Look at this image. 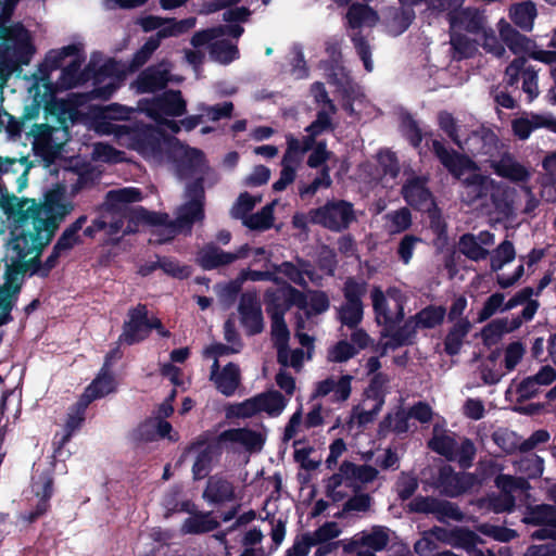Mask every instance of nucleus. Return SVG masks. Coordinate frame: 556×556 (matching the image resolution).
Returning <instances> with one entry per match:
<instances>
[{
  "instance_id": "nucleus-1",
  "label": "nucleus",
  "mask_w": 556,
  "mask_h": 556,
  "mask_svg": "<svg viewBox=\"0 0 556 556\" xmlns=\"http://www.w3.org/2000/svg\"><path fill=\"white\" fill-rule=\"evenodd\" d=\"M186 111V102L179 91H168L149 105L140 102L139 109L118 103L105 106H90L89 127L102 136H114L119 144L136 150L152 160L161 159L164 148H175L181 156V172H190L198 178L204 173V156L197 149L186 148L178 141L161 136L166 129L177 132L180 128L166 116H180Z\"/></svg>"
},
{
  "instance_id": "nucleus-2",
  "label": "nucleus",
  "mask_w": 556,
  "mask_h": 556,
  "mask_svg": "<svg viewBox=\"0 0 556 556\" xmlns=\"http://www.w3.org/2000/svg\"><path fill=\"white\" fill-rule=\"evenodd\" d=\"M204 192L199 181L187 186L186 202L178 208L175 225L166 224L167 215L148 212L142 207L129 208V204L142 200L137 188L112 190L106 195L102 215L86 228L87 236L105 231L109 236L128 233L136 230L138 224L157 227L150 241L162 243L173 238L177 228H189L192 223L201 220L203 214Z\"/></svg>"
},
{
  "instance_id": "nucleus-3",
  "label": "nucleus",
  "mask_w": 556,
  "mask_h": 556,
  "mask_svg": "<svg viewBox=\"0 0 556 556\" xmlns=\"http://www.w3.org/2000/svg\"><path fill=\"white\" fill-rule=\"evenodd\" d=\"M36 110L43 109V123L34 124L27 131L35 153L47 162H52L63 146L70 140L67 121L73 113L65 108V102L53 98V90L47 77L36 80L28 89Z\"/></svg>"
},
{
  "instance_id": "nucleus-4",
  "label": "nucleus",
  "mask_w": 556,
  "mask_h": 556,
  "mask_svg": "<svg viewBox=\"0 0 556 556\" xmlns=\"http://www.w3.org/2000/svg\"><path fill=\"white\" fill-rule=\"evenodd\" d=\"M17 2L0 0V81L27 65L36 52L31 33L21 23H10Z\"/></svg>"
},
{
  "instance_id": "nucleus-5",
  "label": "nucleus",
  "mask_w": 556,
  "mask_h": 556,
  "mask_svg": "<svg viewBox=\"0 0 556 556\" xmlns=\"http://www.w3.org/2000/svg\"><path fill=\"white\" fill-rule=\"evenodd\" d=\"M250 11L244 7L230 8L223 14L224 21L229 23L226 26H218L211 29L198 31L192 37L191 43L194 48L207 46L213 60L222 64H228L238 59L239 51L236 43L226 39L231 37L238 39L243 27L237 23L245 22Z\"/></svg>"
},
{
  "instance_id": "nucleus-6",
  "label": "nucleus",
  "mask_w": 556,
  "mask_h": 556,
  "mask_svg": "<svg viewBox=\"0 0 556 556\" xmlns=\"http://www.w3.org/2000/svg\"><path fill=\"white\" fill-rule=\"evenodd\" d=\"M432 149L441 163L455 177L462 179V198L468 204L491 197L496 204L493 181L477 173L475 164L467 157L451 153L438 140L432 141Z\"/></svg>"
},
{
  "instance_id": "nucleus-7",
  "label": "nucleus",
  "mask_w": 556,
  "mask_h": 556,
  "mask_svg": "<svg viewBox=\"0 0 556 556\" xmlns=\"http://www.w3.org/2000/svg\"><path fill=\"white\" fill-rule=\"evenodd\" d=\"M78 52L79 47L76 45H70L60 49L51 50L46 55V59L38 68L37 73L33 75L30 86H33L36 80L40 79L41 77H47L51 86H53L49 73L56 70L62 64L63 60L67 56H74V60L62 71L60 80L58 83V88L71 89L83 84L85 78L84 74L78 73L80 67ZM52 90L54 91V87H52Z\"/></svg>"
},
{
  "instance_id": "nucleus-8",
  "label": "nucleus",
  "mask_w": 556,
  "mask_h": 556,
  "mask_svg": "<svg viewBox=\"0 0 556 556\" xmlns=\"http://www.w3.org/2000/svg\"><path fill=\"white\" fill-rule=\"evenodd\" d=\"M483 15L476 9L460 8L450 13L451 43L460 56H469L476 50V38L483 29Z\"/></svg>"
},
{
  "instance_id": "nucleus-9",
  "label": "nucleus",
  "mask_w": 556,
  "mask_h": 556,
  "mask_svg": "<svg viewBox=\"0 0 556 556\" xmlns=\"http://www.w3.org/2000/svg\"><path fill=\"white\" fill-rule=\"evenodd\" d=\"M371 300L377 323L386 327V333L391 332L404 317L401 292L389 289L384 294L380 288H374Z\"/></svg>"
},
{
  "instance_id": "nucleus-10",
  "label": "nucleus",
  "mask_w": 556,
  "mask_h": 556,
  "mask_svg": "<svg viewBox=\"0 0 556 556\" xmlns=\"http://www.w3.org/2000/svg\"><path fill=\"white\" fill-rule=\"evenodd\" d=\"M152 328H155L163 337L169 334L168 331L162 327L157 318H148L146 306L138 305L128 312V319L124 324L119 342L128 345L135 344L147 338Z\"/></svg>"
},
{
  "instance_id": "nucleus-11",
  "label": "nucleus",
  "mask_w": 556,
  "mask_h": 556,
  "mask_svg": "<svg viewBox=\"0 0 556 556\" xmlns=\"http://www.w3.org/2000/svg\"><path fill=\"white\" fill-rule=\"evenodd\" d=\"M311 220L330 230L340 231L355 218L353 207L345 201L328 202L309 212Z\"/></svg>"
},
{
  "instance_id": "nucleus-12",
  "label": "nucleus",
  "mask_w": 556,
  "mask_h": 556,
  "mask_svg": "<svg viewBox=\"0 0 556 556\" xmlns=\"http://www.w3.org/2000/svg\"><path fill=\"white\" fill-rule=\"evenodd\" d=\"M498 31L510 51L523 58L529 55L535 60L552 63L556 59V53L546 51H536L535 43L526 36L517 33L506 21L498 23Z\"/></svg>"
},
{
  "instance_id": "nucleus-13",
  "label": "nucleus",
  "mask_w": 556,
  "mask_h": 556,
  "mask_svg": "<svg viewBox=\"0 0 556 556\" xmlns=\"http://www.w3.org/2000/svg\"><path fill=\"white\" fill-rule=\"evenodd\" d=\"M275 280L278 281L277 278ZM277 290L281 294L283 301L288 303L289 307L291 305H296L306 314V316L324 313L329 307V300L324 292L314 291L303 295L288 285L279 282H277Z\"/></svg>"
},
{
  "instance_id": "nucleus-14",
  "label": "nucleus",
  "mask_w": 556,
  "mask_h": 556,
  "mask_svg": "<svg viewBox=\"0 0 556 556\" xmlns=\"http://www.w3.org/2000/svg\"><path fill=\"white\" fill-rule=\"evenodd\" d=\"M125 78L124 67L115 61L105 62L92 77L93 98L108 99L122 85Z\"/></svg>"
},
{
  "instance_id": "nucleus-15",
  "label": "nucleus",
  "mask_w": 556,
  "mask_h": 556,
  "mask_svg": "<svg viewBox=\"0 0 556 556\" xmlns=\"http://www.w3.org/2000/svg\"><path fill=\"white\" fill-rule=\"evenodd\" d=\"M330 126L329 114L327 110L318 113L317 119L307 127V131L311 134L304 140H299L292 136L287 137L288 149L283 155L282 161L299 166L304 153L311 148L313 137L325 131Z\"/></svg>"
},
{
  "instance_id": "nucleus-16",
  "label": "nucleus",
  "mask_w": 556,
  "mask_h": 556,
  "mask_svg": "<svg viewBox=\"0 0 556 556\" xmlns=\"http://www.w3.org/2000/svg\"><path fill=\"white\" fill-rule=\"evenodd\" d=\"M501 495L491 498L490 505L496 513L510 511L518 495L529 489V483L523 478H515L509 475H498L495 480Z\"/></svg>"
},
{
  "instance_id": "nucleus-17",
  "label": "nucleus",
  "mask_w": 556,
  "mask_h": 556,
  "mask_svg": "<svg viewBox=\"0 0 556 556\" xmlns=\"http://www.w3.org/2000/svg\"><path fill=\"white\" fill-rule=\"evenodd\" d=\"M365 286L354 280H348L344 287L345 302L339 309L341 323L350 328L356 327L363 318V304L361 301Z\"/></svg>"
},
{
  "instance_id": "nucleus-18",
  "label": "nucleus",
  "mask_w": 556,
  "mask_h": 556,
  "mask_svg": "<svg viewBox=\"0 0 556 556\" xmlns=\"http://www.w3.org/2000/svg\"><path fill=\"white\" fill-rule=\"evenodd\" d=\"M220 442L229 444L233 448H242L248 452H260L265 442L264 428H235L220 434Z\"/></svg>"
},
{
  "instance_id": "nucleus-19",
  "label": "nucleus",
  "mask_w": 556,
  "mask_h": 556,
  "mask_svg": "<svg viewBox=\"0 0 556 556\" xmlns=\"http://www.w3.org/2000/svg\"><path fill=\"white\" fill-rule=\"evenodd\" d=\"M305 328L304 321L301 317L298 318L296 321V338L299 339L300 344L306 349H295L290 350L288 346H280L277 351V357L279 364L285 367H292L296 370H300L304 361L311 358V353L313 350V338L302 330Z\"/></svg>"
},
{
  "instance_id": "nucleus-20",
  "label": "nucleus",
  "mask_w": 556,
  "mask_h": 556,
  "mask_svg": "<svg viewBox=\"0 0 556 556\" xmlns=\"http://www.w3.org/2000/svg\"><path fill=\"white\" fill-rule=\"evenodd\" d=\"M267 311L271 316V336L277 351L280 346H287L289 340V330L283 321V314L289 308L278 290L267 293Z\"/></svg>"
},
{
  "instance_id": "nucleus-21",
  "label": "nucleus",
  "mask_w": 556,
  "mask_h": 556,
  "mask_svg": "<svg viewBox=\"0 0 556 556\" xmlns=\"http://www.w3.org/2000/svg\"><path fill=\"white\" fill-rule=\"evenodd\" d=\"M546 128L556 134V117L549 113H523L511 122L514 135L519 140H527L533 130Z\"/></svg>"
},
{
  "instance_id": "nucleus-22",
  "label": "nucleus",
  "mask_w": 556,
  "mask_h": 556,
  "mask_svg": "<svg viewBox=\"0 0 556 556\" xmlns=\"http://www.w3.org/2000/svg\"><path fill=\"white\" fill-rule=\"evenodd\" d=\"M445 315L442 307H428L418 313L414 319L407 321L404 328L394 336V344L402 345L410 341L416 328H432L439 325Z\"/></svg>"
},
{
  "instance_id": "nucleus-23",
  "label": "nucleus",
  "mask_w": 556,
  "mask_h": 556,
  "mask_svg": "<svg viewBox=\"0 0 556 556\" xmlns=\"http://www.w3.org/2000/svg\"><path fill=\"white\" fill-rule=\"evenodd\" d=\"M519 76L522 79V90L528 96L529 102L539 96L538 74L531 67H526V59H515L506 68L505 77L508 85L517 84Z\"/></svg>"
},
{
  "instance_id": "nucleus-24",
  "label": "nucleus",
  "mask_w": 556,
  "mask_h": 556,
  "mask_svg": "<svg viewBox=\"0 0 556 556\" xmlns=\"http://www.w3.org/2000/svg\"><path fill=\"white\" fill-rule=\"evenodd\" d=\"M478 483V480L470 473H455L450 466L440 470L438 488L447 496H457Z\"/></svg>"
},
{
  "instance_id": "nucleus-25",
  "label": "nucleus",
  "mask_w": 556,
  "mask_h": 556,
  "mask_svg": "<svg viewBox=\"0 0 556 556\" xmlns=\"http://www.w3.org/2000/svg\"><path fill=\"white\" fill-rule=\"evenodd\" d=\"M52 469L50 466L40 469L39 467L36 469L33 483L31 491L37 497V505L35 513L31 514L30 519H35L42 514H45L48 509V501L52 495Z\"/></svg>"
},
{
  "instance_id": "nucleus-26",
  "label": "nucleus",
  "mask_w": 556,
  "mask_h": 556,
  "mask_svg": "<svg viewBox=\"0 0 556 556\" xmlns=\"http://www.w3.org/2000/svg\"><path fill=\"white\" fill-rule=\"evenodd\" d=\"M402 195L410 206L429 211L433 205L431 193L426 187V180L420 177L409 176L402 187Z\"/></svg>"
},
{
  "instance_id": "nucleus-27",
  "label": "nucleus",
  "mask_w": 556,
  "mask_h": 556,
  "mask_svg": "<svg viewBox=\"0 0 556 556\" xmlns=\"http://www.w3.org/2000/svg\"><path fill=\"white\" fill-rule=\"evenodd\" d=\"M170 64L163 61L156 66H151L143 71L137 78L135 87L138 92H153L162 89L170 80Z\"/></svg>"
},
{
  "instance_id": "nucleus-28",
  "label": "nucleus",
  "mask_w": 556,
  "mask_h": 556,
  "mask_svg": "<svg viewBox=\"0 0 556 556\" xmlns=\"http://www.w3.org/2000/svg\"><path fill=\"white\" fill-rule=\"evenodd\" d=\"M527 522L540 525L541 529L533 533L536 539L551 538L556 540V510L549 505H540L531 509L525 519Z\"/></svg>"
},
{
  "instance_id": "nucleus-29",
  "label": "nucleus",
  "mask_w": 556,
  "mask_h": 556,
  "mask_svg": "<svg viewBox=\"0 0 556 556\" xmlns=\"http://www.w3.org/2000/svg\"><path fill=\"white\" fill-rule=\"evenodd\" d=\"M239 313L241 323L250 334L258 333L263 330L262 309L254 294L247 293L242 295Z\"/></svg>"
},
{
  "instance_id": "nucleus-30",
  "label": "nucleus",
  "mask_w": 556,
  "mask_h": 556,
  "mask_svg": "<svg viewBox=\"0 0 556 556\" xmlns=\"http://www.w3.org/2000/svg\"><path fill=\"white\" fill-rule=\"evenodd\" d=\"M210 378L219 392L231 395L240 383V371L238 366L232 363L219 368L218 361L215 359Z\"/></svg>"
},
{
  "instance_id": "nucleus-31",
  "label": "nucleus",
  "mask_w": 556,
  "mask_h": 556,
  "mask_svg": "<svg viewBox=\"0 0 556 556\" xmlns=\"http://www.w3.org/2000/svg\"><path fill=\"white\" fill-rule=\"evenodd\" d=\"M494 243V235L481 231L478 236L464 235L459 240V251L473 261L483 260L488 255V247Z\"/></svg>"
},
{
  "instance_id": "nucleus-32",
  "label": "nucleus",
  "mask_w": 556,
  "mask_h": 556,
  "mask_svg": "<svg viewBox=\"0 0 556 556\" xmlns=\"http://www.w3.org/2000/svg\"><path fill=\"white\" fill-rule=\"evenodd\" d=\"M248 250L247 247H241L236 253H226L214 245H207L199 252L198 262L204 269H212L243 258L248 255Z\"/></svg>"
},
{
  "instance_id": "nucleus-33",
  "label": "nucleus",
  "mask_w": 556,
  "mask_h": 556,
  "mask_svg": "<svg viewBox=\"0 0 556 556\" xmlns=\"http://www.w3.org/2000/svg\"><path fill=\"white\" fill-rule=\"evenodd\" d=\"M399 174V166L393 153L382 151L377 155L376 167L374 172H368L372 180H380L383 187L392 188Z\"/></svg>"
},
{
  "instance_id": "nucleus-34",
  "label": "nucleus",
  "mask_w": 556,
  "mask_h": 556,
  "mask_svg": "<svg viewBox=\"0 0 556 556\" xmlns=\"http://www.w3.org/2000/svg\"><path fill=\"white\" fill-rule=\"evenodd\" d=\"M390 540L389 530L384 527L376 526L369 531H363L353 536L345 546L346 551H353L359 545L368 546L372 551L383 549Z\"/></svg>"
},
{
  "instance_id": "nucleus-35",
  "label": "nucleus",
  "mask_w": 556,
  "mask_h": 556,
  "mask_svg": "<svg viewBox=\"0 0 556 556\" xmlns=\"http://www.w3.org/2000/svg\"><path fill=\"white\" fill-rule=\"evenodd\" d=\"M352 376L330 377L317 383L315 394L317 396L331 395L337 402L346 401L351 394Z\"/></svg>"
},
{
  "instance_id": "nucleus-36",
  "label": "nucleus",
  "mask_w": 556,
  "mask_h": 556,
  "mask_svg": "<svg viewBox=\"0 0 556 556\" xmlns=\"http://www.w3.org/2000/svg\"><path fill=\"white\" fill-rule=\"evenodd\" d=\"M115 389L116 381L109 370V359H106L101 372L83 394L84 406H87L96 399L110 394L111 392L115 391Z\"/></svg>"
},
{
  "instance_id": "nucleus-37",
  "label": "nucleus",
  "mask_w": 556,
  "mask_h": 556,
  "mask_svg": "<svg viewBox=\"0 0 556 556\" xmlns=\"http://www.w3.org/2000/svg\"><path fill=\"white\" fill-rule=\"evenodd\" d=\"M345 18L346 25L351 29L374 27L379 21L377 12L362 3L352 4L346 12Z\"/></svg>"
},
{
  "instance_id": "nucleus-38",
  "label": "nucleus",
  "mask_w": 556,
  "mask_h": 556,
  "mask_svg": "<svg viewBox=\"0 0 556 556\" xmlns=\"http://www.w3.org/2000/svg\"><path fill=\"white\" fill-rule=\"evenodd\" d=\"M355 489L356 485L353 484L350 476L342 471V465L340 466L339 472L332 475L326 484L327 495L333 502L343 501L352 492H354Z\"/></svg>"
},
{
  "instance_id": "nucleus-39",
  "label": "nucleus",
  "mask_w": 556,
  "mask_h": 556,
  "mask_svg": "<svg viewBox=\"0 0 556 556\" xmlns=\"http://www.w3.org/2000/svg\"><path fill=\"white\" fill-rule=\"evenodd\" d=\"M491 166L498 176L511 181H526L530 176L529 169L510 155H505L500 161L492 162Z\"/></svg>"
},
{
  "instance_id": "nucleus-40",
  "label": "nucleus",
  "mask_w": 556,
  "mask_h": 556,
  "mask_svg": "<svg viewBox=\"0 0 556 556\" xmlns=\"http://www.w3.org/2000/svg\"><path fill=\"white\" fill-rule=\"evenodd\" d=\"M556 379V371L551 366H544L534 376L526 378L519 384L521 396H533L541 387L551 384Z\"/></svg>"
},
{
  "instance_id": "nucleus-41",
  "label": "nucleus",
  "mask_w": 556,
  "mask_h": 556,
  "mask_svg": "<svg viewBox=\"0 0 556 556\" xmlns=\"http://www.w3.org/2000/svg\"><path fill=\"white\" fill-rule=\"evenodd\" d=\"M383 404L384 399L381 396L371 397V395H367V399L353 409L352 421L356 422L358 426H366L372 422Z\"/></svg>"
},
{
  "instance_id": "nucleus-42",
  "label": "nucleus",
  "mask_w": 556,
  "mask_h": 556,
  "mask_svg": "<svg viewBox=\"0 0 556 556\" xmlns=\"http://www.w3.org/2000/svg\"><path fill=\"white\" fill-rule=\"evenodd\" d=\"M204 497L210 502L224 503L236 500L237 495L229 481L213 477L208 480Z\"/></svg>"
},
{
  "instance_id": "nucleus-43",
  "label": "nucleus",
  "mask_w": 556,
  "mask_h": 556,
  "mask_svg": "<svg viewBox=\"0 0 556 556\" xmlns=\"http://www.w3.org/2000/svg\"><path fill=\"white\" fill-rule=\"evenodd\" d=\"M509 17L520 28L531 30L536 17V8L531 1L516 3L509 9Z\"/></svg>"
},
{
  "instance_id": "nucleus-44",
  "label": "nucleus",
  "mask_w": 556,
  "mask_h": 556,
  "mask_svg": "<svg viewBox=\"0 0 556 556\" xmlns=\"http://www.w3.org/2000/svg\"><path fill=\"white\" fill-rule=\"evenodd\" d=\"M140 438L153 440L155 438H167L170 441L178 439L177 433L173 431L169 422L164 419H151L144 422L140 428Z\"/></svg>"
},
{
  "instance_id": "nucleus-45",
  "label": "nucleus",
  "mask_w": 556,
  "mask_h": 556,
  "mask_svg": "<svg viewBox=\"0 0 556 556\" xmlns=\"http://www.w3.org/2000/svg\"><path fill=\"white\" fill-rule=\"evenodd\" d=\"M278 271L283 274L290 281L298 285H306L307 279L317 283L321 279V275L312 271L305 263H300V268L291 263H283L278 268Z\"/></svg>"
},
{
  "instance_id": "nucleus-46",
  "label": "nucleus",
  "mask_w": 556,
  "mask_h": 556,
  "mask_svg": "<svg viewBox=\"0 0 556 556\" xmlns=\"http://www.w3.org/2000/svg\"><path fill=\"white\" fill-rule=\"evenodd\" d=\"M415 13L410 8L391 9L387 15V28L392 35H400L404 33L413 20Z\"/></svg>"
},
{
  "instance_id": "nucleus-47",
  "label": "nucleus",
  "mask_w": 556,
  "mask_h": 556,
  "mask_svg": "<svg viewBox=\"0 0 556 556\" xmlns=\"http://www.w3.org/2000/svg\"><path fill=\"white\" fill-rule=\"evenodd\" d=\"M522 324L520 318H514L511 321L508 319H495L490 323L482 330V337L485 342L494 343L496 342L504 333L510 332L517 329Z\"/></svg>"
},
{
  "instance_id": "nucleus-48",
  "label": "nucleus",
  "mask_w": 556,
  "mask_h": 556,
  "mask_svg": "<svg viewBox=\"0 0 556 556\" xmlns=\"http://www.w3.org/2000/svg\"><path fill=\"white\" fill-rule=\"evenodd\" d=\"M189 453H195V460L192 466V472L195 479L204 478L211 470L213 462V448L205 444L192 446Z\"/></svg>"
},
{
  "instance_id": "nucleus-49",
  "label": "nucleus",
  "mask_w": 556,
  "mask_h": 556,
  "mask_svg": "<svg viewBox=\"0 0 556 556\" xmlns=\"http://www.w3.org/2000/svg\"><path fill=\"white\" fill-rule=\"evenodd\" d=\"M195 26V18L189 17L181 21L163 20L162 26L152 39H157L159 43L162 39L179 36Z\"/></svg>"
},
{
  "instance_id": "nucleus-50",
  "label": "nucleus",
  "mask_w": 556,
  "mask_h": 556,
  "mask_svg": "<svg viewBox=\"0 0 556 556\" xmlns=\"http://www.w3.org/2000/svg\"><path fill=\"white\" fill-rule=\"evenodd\" d=\"M217 521L210 514H192L181 527L184 533L199 534L214 530Z\"/></svg>"
},
{
  "instance_id": "nucleus-51",
  "label": "nucleus",
  "mask_w": 556,
  "mask_h": 556,
  "mask_svg": "<svg viewBox=\"0 0 556 556\" xmlns=\"http://www.w3.org/2000/svg\"><path fill=\"white\" fill-rule=\"evenodd\" d=\"M383 228L387 232L394 235L406 230L412 224L410 212L403 207L383 216Z\"/></svg>"
},
{
  "instance_id": "nucleus-52",
  "label": "nucleus",
  "mask_w": 556,
  "mask_h": 556,
  "mask_svg": "<svg viewBox=\"0 0 556 556\" xmlns=\"http://www.w3.org/2000/svg\"><path fill=\"white\" fill-rule=\"evenodd\" d=\"M260 413L264 412L269 416L279 415L286 407L287 401L277 391H269L257 395Z\"/></svg>"
},
{
  "instance_id": "nucleus-53",
  "label": "nucleus",
  "mask_w": 556,
  "mask_h": 556,
  "mask_svg": "<svg viewBox=\"0 0 556 556\" xmlns=\"http://www.w3.org/2000/svg\"><path fill=\"white\" fill-rule=\"evenodd\" d=\"M276 204L277 201H273L270 204L264 206L260 212L249 215L244 218L243 224L251 229L257 230L270 228L274 223V207Z\"/></svg>"
},
{
  "instance_id": "nucleus-54",
  "label": "nucleus",
  "mask_w": 556,
  "mask_h": 556,
  "mask_svg": "<svg viewBox=\"0 0 556 556\" xmlns=\"http://www.w3.org/2000/svg\"><path fill=\"white\" fill-rule=\"evenodd\" d=\"M414 425L410 424V416L408 410L400 409L394 414L388 415L381 422V431L391 430L396 433L407 432Z\"/></svg>"
},
{
  "instance_id": "nucleus-55",
  "label": "nucleus",
  "mask_w": 556,
  "mask_h": 556,
  "mask_svg": "<svg viewBox=\"0 0 556 556\" xmlns=\"http://www.w3.org/2000/svg\"><path fill=\"white\" fill-rule=\"evenodd\" d=\"M85 223L86 217L81 216L73 225L65 229L54 245L55 255H61L62 252L71 250L75 244L78 243V231L83 228Z\"/></svg>"
},
{
  "instance_id": "nucleus-56",
  "label": "nucleus",
  "mask_w": 556,
  "mask_h": 556,
  "mask_svg": "<svg viewBox=\"0 0 556 556\" xmlns=\"http://www.w3.org/2000/svg\"><path fill=\"white\" fill-rule=\"evenodd\" d=\"M470 329V323L468 320L457 321L445 340V350L448 354L453 355L459 351L464 338L467 336Z\"/></svg>"
},
{
  "instance_id": "nucleus-57",
  "label": "nucleus",
  "mask_w": 556,
  "mask_h": 556,
  "mask_svg": "<svg viewBox=\"0 0 556 556\" xmlns=\"http://www.w3.org/2000/svg\"><path fill=\"white\" fill-rule=\"evenodd\" d=\"M440 507L451 510V516L456 519L460 517V514L454 509L450 503H439L429 497H417L409 503L410 510L417 513H434L439 510Z\"/></svg>"
},
{
  "instance_id": "nucleus-58",
  "label": "nucleus",
  "mask_w": 556,
  "mask_h": 556,
  "mask_svg": "<svg viewBox=\"0 0 556 556\" xmlns=\"http://www.w3.org/2000/svg\"><path fill=\"white\" fill-rule=\"evenodd\" d=\"M342 471L346 472L353 481V484L357 486V482L367 483L372 481L377 477V470L367 465L356 466L352 463H343Z\"/></svg>"
},
{
  "instance_id": "nucleus-59",
  "label": "nucleus",
  "mask_w": 556,
  "mask_h": 556,
  "mask_svg": "<svg viewBox=\"0 0 556 556\" xmlns=\"http://www.w3.org/2000/svg\"><path fill=\"white\" fill-rule=\"evenodd\" d=\"M454 440L444 431L434 429L433 438L429 442V446L448 459H454Z\"/></svg>"
},
{
  "instance_id": "nucleus-60",
  "label": "nucleus",
  "mask_w": 556,
  "mask_h": 556,
  "mask_svg": "<svg viewBox=\"0 0 556 556\" xmlns=\"http://www.w3.org/2000/svg\"><path fill=\"white\" fill-rule=\"evenodd\" d=\"M92 160L106 163H119L125 160V154L122 151L114 149L106 143H96L92 150Z\"/></svg>"
},
{
  "instance_id": "nucleus-61",
  "label": "nucleus",
  "mask_w": 556,
  "mask_h": 556,
  "mask_svg": "<svg viewBox=\"0 0 556 556\" xmlns=\"http://www.w3.org/2000/svg\"><path fill=\"white\" fill-rule=\"evenodd\" d=\"M85 408H86V406H84V401L81 399L80 402L78 403L77 409L75 412L68 414V417H67L65 426H64L63 434H62V438L60 441L62 444L67 442L70 440V438L72 437V434L77 429L80 428V426L85 419V414H84Z\"/></svg>"
},
{
  "instance_id": "nucleus-62",
  "label": "nucleus",
  "mask_w": 556,
  "mask_h": 556,
  "mask_svg": "<svg viewBox=\"0 0 556 556\" xmlns=\"http://www.w3.org/2000/svg\"><path fill=\"white\" fill-rule=\"evenodd\" d=\"M257 413H260L257 395L227 408V417L248 418Z\"/></svg>"
},
{
  "instance_id": "nucleus-63",
  "label": "nucleus",
  "mask_w": 556,
  "mask_h": 556,
  "mask_svg": "<svg viewBox=\"0 0 556 556\" xmlns=\"http://www.w3.org/2000/svg\"><path fill=\"white\" fill-rule=\"evenodd\" d=\"M515 258V249L508 241H504L493 253L491 258V268L497 271L503 266Z\"/></svg>"
},
{
  "instance_id": "nucleus-64",
  "label": "nucleus",
  "mask_w": 556,
  "mask_h": 556,
  "mask_svg": "<svg viewBox=\"0 0 556 556\" xmlns=\"http://www.w3.org/2000/svg\"><path fill=\"white\" fill-rule=\"evenodd\" d=\"M261 201H262L261 195H251L247 192L242 193V194H240L236 204L233 205L231 213L235 217L241 218L244 220V218L249 216L248 214Z\"/></svg>"
}]
</instances>
